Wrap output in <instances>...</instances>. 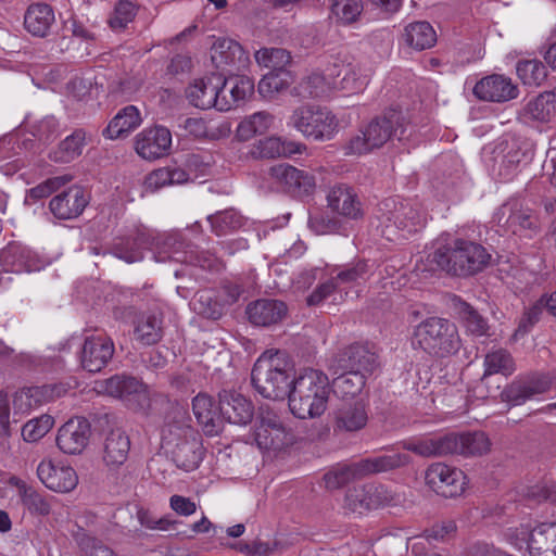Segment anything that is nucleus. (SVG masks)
Listing matches in <instances>:
<instances>
[{
  "mask_svg": "<svg viewBox=\"0 0 556 556\" xmlns=\"http://www.w3.org/2000/svg\"><path fill=\"white\" fill-rule=\"evenodd\" d=\"M401 447L424 458L447 455L481 456L490 451L491 442L482 431L413 437L400 442Z\"/></svg>",
  "mask_w": 556,
  "mask_h": 556,
  "instance_id": "nucleus-1",
  "label": "nucleus"
},
{
  "mask_svg": "<svg viewBox=\"0 0 556 556\" xmlns=\"http://www.w3.org/2000/svg\"><path fill=\"white\" fill-rule=\"evenodd\" d=\"M295 378L294 363L282 351L263 353L251 371L254 389L262 396L276 401L289 397Z\"/></svg>",
  "mask_w": 556,
  "mask_h": 556,
  "instance_id": "nucleus-2",
  "label": "nucleus"
},
{
  "mask_svg": "<svg viewBox=\"0 0 556 556\" xmlns=\"http://www.w3.org/2000/svg\"><path fill=\"white\" fill-rule=\"evenodd\" d=\"M492 255L480 243L455 239L432 254V262L446 274L456 277H471L483 271L491 264Z\"/></svg>",
  "mask_w": 556,
  "mask_h": 556,
  "instance_id": "nucleus-3",
  "label": "nucleus"
},
{
  "mask_svg": "<svg viewBox=\"0 0 556 556\" xmlns=\"http://www.w3.org/2000/svg\"><path fill=\"white\" fill-rule=\"evenodd\" d=\"M330 393L328 376L313 368L304 369L296 376L288 397L290 410L301 419L324 414Z\"/></svg>",
  "mask_w": 556,
  "mask_h": 556,
  "instance_id": "nucleus-4",
  "label": "nucleus"
},
{
  "mask_svg": "<svg viewBox=\"0 0 556 556\" xmlns=\"http://www.w3.org/2000/svg\"><path fill=\"white\" fill-rule=\"evenodd\" d=\"M401 111L389 109L382 115L372 118L365 128L353 135L344 144L345 155H362L381 148L392 137L404 139L405 125Z\"/></svg>",
  "mask_w": 556,
  "mask_h": 556,
  "instance_id": "nucleus-5",
  "label": "nucleus"
},
{
  "mask_svg": "<svg viewBox=\"0 0 556 556\" xmlns=\"http://www.w3.org/2000/svg\"><path fill=\"white\" fill-rule=\"evenodd\" d=\"M412 462L408 454L393 453L367 457L351 464H339L324 475V482L328 490H337L369 475L409 466Z\"/></svg>",
  "mask_w": 556,
  "mask_h": 556,
  "instance_id": "nucleus-6",
  "label": "nucleus"
},
{
  "mask_svg": "<svg viewBox=\"0 0 556 556\" xmlns=\"http://www.w3.org/2000/svg\"><path fill=\"white\" fill-rule=\"evenodd\" d=\"M377 218L381 235L389 241L399 239V232L413 233L426 225L427 214L419 204L388 198L379 203Z\"/></svg>",
  "mask_w": 556,
  "mask_h": 556,
  "instance_id": "nucleus-7",
  "label": "nucleus"
},
{
  "mask_svg": "<svg viewBox=\"0 0 556 556\" xmlns=\"http://www.w3.org/2000/svg\"><path fill=\"white\" fill-rule=\"evenodd\" d=\"M413 343L435 357L454 355L462 346L456 325L441 317H429L418 324L414 331Z\"/></svg>",
  "mask_w": 556,
  "mask_h": 556,
  "instance_id": "nucleus-8",
  "label": "nucleus"
},
{
  "mask_svg": "<svg viewBox=\"0 0 556 556\" xmlns=\"http://www.w3.org/2000/svg\"><path fill=\"white\" fill-rule=\"evenodd\" d=\"M165 445L177 467L190 471L199 467L204 448L201 434L191 426H172Z\"/></svg>",
  "mask_w": 556,
  "mask_h": 556,
  "instance_id": "nucleus-9",
  "label": "nucleus"
},
{
  "mask_svg": "<svg viewBox=\"0 0 556 556\" xmlns=\"http://www.w3.org/2000/svg\"><path fill=\"white\" fill-rule=\"evenodd\" d=\"M290 123L306 138L314 140L330 139L338 127V119L332 112L315 104L296 108L290 116Z\"/></svg>",
  "mask_w": 556,
  "mask_h": 556,
  "instance_id": "nucleus-10",
  "label": "nucleus"
},
{
  "mask_svg": "<svg viewBox=\"0 0 556 556\" xmlns=\"http://www.w3.org/2000/svg\"><path fill=\"white\" fill-rule=\"evenodd\" d=\"M254 440L261 450L278 452L292 445L294 435L270 406L263 405L256 416Z\"/></svg>",
  "mask_w": 556,
  "mask_h": 556,
  "instance_id": "nucleus-11",
  "label": "nucleus"
},
{
  "mask_svg": "<svg viewBox=\"0 0 556 556\" xmlns=\"http://www.w3.org/2000/svg\"><path fill=\"white\" fill-rule=\"evenodd\" d=\"M494 222L504 231L514 235L529 231L538 233L541 229L540 218L534 210L523 204L519 199H509L494 214Z\"/></svg>",
  "mask_w": 556,
  "mask_h": 556,
  "instance_id": "nucleus-12",
  "label": "nucleus"
},
{
  "mask_svg": "<svg viewBox=\"0 0 556 556\" xmlns=\"http://www.w3.org/2000/svg\"><path fill=\"white\" fill-rule=\"evenodd\" d=\"M186 97L190 104L201 110L215 108L220 112L229 111V102L225 100L224 90H220V75L195 79L186 89Z\"/></svg>",
  "mask_w": 556,
  "mask_h": 556,
  "instance_id": "nucleus-13",
  "label": "nucleus"
},
{
  "mask_svg": "<svg viewBox=\"0 0 556 556\" xmlns=\"http://www.w3.org/2000/svg\"><path fill=\"white\" fill-rule=\"evenodd\" d=\"M101 388L104 393L121 399L130 408H144L149 404L147 387L135 377L115 375L105 379Z\"/></svg>",
  "mask_w": 556,
  "mask_h": 556,
  "instance_id": "nucleus-14",
  "label": "nucleus"
},
{
  "mask_svg": "<svg viewBox=\"0 0 556 556\" xmlns=\"http://www.w3.org/2000/svg\"><path fill=\"white\" fill-rule=\"evenodd\" d=\"M465 475L460 469L443 463L430 465L425 475L427 485L443 497H455L464 492Z\"/></svg>",
  "mask_w": 556,
  "mask_h": 556,
  "instance_id": "nucleus-15",
  "label": "nucleus"
},
{
  "mask_svg": "<svg viewBox=\"0 0 556 556\" xmlns=\"http://www.w3.org/2000/svg\"><path fill=\"white\" fill-rule=\"evenodd\" d=\"M269 175L285 192L295 198L309 195L313 193L316 186L314 175L286 163L271 166Z\"/></svg>",
  "mask_w": 556,
  "mask_h": 556,
  "instance_id": "nucleus-16",
  "label": "nucleus"
},
{
  "mask_svg": "<svg viewBox=\"0 0 556 556\" xmlns=\"http://www.w3.org/2000/svg\"><path fill=\"white\" fill-rule=\"evenodd\" d=\"M551 388L548 376L538 372L518 376L502 391L504 402L522 405L536 395L545 393Z\"/></svg>",
  "mask_w": 556,
  "mask_h": 556,
  "instance_id": "nucleus-17",
  "label": "nucleus"
},
{
  "mask_svg": "<svg viewBox=\"0 0 556 556\" xmlns=\"http://www.w3.org/2000/svg\"><path fill=\"white\" fill-rule=\"evenodd\" d=\"M377 355L364 344H351L341 350L332 359L330 368L333 374L339 370L357 371L364 376L371 374L377 367Z\"/></svg>",
  "mask_w": 556,
  "mask_h": 556,
  "instance_id": "nucleus-18",
  "label": "nucleus"
},
{
  "mask_svg": "<svg viewBox=\"0 0 556 556\" xmlns=\"http://www.w3.org/2000/svg\"><path fill=\"white\" fill-rule=\"evenodd\" d=\"M89 201V192L79 185H73L50 200L49 210L60 220L74 219L83 214Z\"/></svg>",
  "mask_w": 556,
  "mask_h": 556,
  "instance_id": "nucleus-19",
  "label": "nucleus"
},
{
  "mask_svg": "<svg viewBox=\"0 0 556 556\" xmlns=\"http://www.w3.org/2000/svg\"><path fill=\"white\" fill-rule=\"evenodd\" d=\"M91 435V426L85 417L68 419L58 431L56 445L67 455H78L88 445Z\"/></svg>",
  "mask_w": 556,
  "mask_h": 556,
  "instance_id": "nucleus-20",
  "label": "nucleus"
},
{
  "mask_svg": "<svg viewBox=\"0 0 556 556\" xmlns=\"http://www.w3.org/2000/svg\"><path fill=\"white\" fill-rule=\"evenodd\" d=\"M211 58L216 68L229 74L247 68L250 63L249 53L239 42L229 38H219L214 42Z\"/></svg>",
  "mask_w": 556,
  "mask_h": 556,
  "instance_id": "nucleus-21",
  "label": "nucleus"
},
{
  "mask_svg": "<svg viewBox=\"0 0 556 556\" xmlns=\"http://www.w3.org/2000/svg\"><path fill=\"white\" fill-rule=\"evenodd\" d=\"M170 147L172 134L164 126L146 128L135 138V150L146 160H156L167 155Z\"/></svg>",
  "mask_w": 556,
  "mask_h": 556,
  "instance_id": "nucleus-22",
  "label": "nucleus"
},
{
  "mask_svg": "<svg viewBox=\"0 0 556 556\" xmlns=\"http://www.w3.org/2000/svg\"><path fill=\"white\" fill-rule=\"evenodd\" d=\"M472 91L478 99L496 103L516 99L519 94L518 86L513 83L511 78L502 74H492L481 78Z\"/></svg>",
  "mask_w": 556,
  "mask_h": 556,
  "instance_id": "nucleus-23",
  "label": "nucleus"
},
{
  "mask_svg": "<svg viewBox=\"0 0 556 556\" xmlns=\"http://www.w3.org/2000/svg\"><path fill=\"white\" fill-rule=\"evenodd\" d=\"M218 397V410L222 420L225 419L239 426H245L252 421L255 414L254 405L244 395L235 391L223 390Z\"/></svg>",
  "mask_w": 556,
  "mask_h": 556,
  "instance_id": "nucleus-24",
  "label": "nucleus"
},
{
  "mask_svg": "<svg viewBox=\"0 0 556 556\" xmlns=\"http://www.w3.org/2000/svg\"><path fill=\"white\" fill-rule=\"evenodd\" d=\"M114 343L105 336L88 337L81 349L80 362L89 372L101 371L112 359Z\"/></svg>",
  "mask_w": 556,
  "mask_h": 556,
  "instance_id": "nucleus-25",
  "label": "nucleus"
},
{
  "mask_svg": "<svg viewBox=\"0 0 556 556\" xmlns=\"http://www.w3.org/2000/svg\"><path fill=\"white\" fill-rule=\"evenodd\" d=\"M39 480L51 491L67 493L78 483V477L71 466H56L51 460H42L37 467Z\"/></svg>",
  "mask_w": 556,
  "mask_h": 556,
  "instance_id": "nucleus-26",
  "label": "nucleus"
},
{
  "mask_svg": "<svg viewBox=\"0 0 556 556\" xmlns=\"http://www.w3.org/2000/svg\"><path fill=\"white\" fill-rule=\"evenodd\" d=\"M245 314L254 326L270 327L287 317L288 306L280 300L260 299L248 304Z\"/></svg>",
  "mask_w": 556,
  "mask_h": 556,
  "instance_id": "nucleus-27",
  "label": "nucleus"
},
{
  "mask_svg": "<svg viewBox=\"0 0 556 556\" xmlns=\"http://www.w3.org/2000/svg\"><path fill=\"white\" fill-rule=\"evenodd\" d=\"M154 239L148 230H137L134 236L117 238L111 247V253L127 262L135 263L143 258L147 250H153Z\"/></svg>",
  "mask_w": 556,
  "mask_h": 556,
  "instance_id": "nucleus-28",
  "label": "nucleus"
},
{
  "mask_svg": "<svg viewBox=\"0 0 556 556\" xmlns=\"http://www.w3.org/2000/svg\"><path fill=\"white\" fill-rule=\"evenodd\" d=\"M327 202L332 212L343 217L350 219L363 217L362 203L354 188L349 185H334L328 192Z\"/></svg>",
  "mask_w": 556,
  "mask_h": 556,
  "instance_id": "nucleus-29",
  "label": "nucleus"
},
{
  "mask_svg": "<svg viewBox=\"0 0 556 556\" xmlns=\"http://www.w3.org/2000/svg\"><path fill=\"white\" fill-rule=\"evenodd\" d=\"M153 251L156 262H165L168 260L180 262L187 251L194 245L184 232H169L160 236H153Z\"/></svg>",
  "mask_w": 556,
  "mask_h": 556,
  "instance_id": "nucleus-30",
  "label": "nucleus"
},
{
  "mask_svg": "<svg viewBox=\"0 0 556 556\" xmlns=\"http://www.w3.org/2000/svg\"><path fill=\"white\" fill-rule=\"evenodd\" d=\"M130 439L122 429H113L106 433L102 444V459L106 467L116 469L128 458Z\"/></svg>",
  "mask_w": 556,
  "mask_h": 556,
  "instance_id": "nucleus-31",
  "label": "nucleus"
},
{
  "mask_svg": "<svg viewBox=\"0 0 556 556\" xmlns=\"http://www.w3.org/2000/svg\"><path fill=\"white\" fill-rule=\"evenodd\" d=\"M140 111L135 105H127L119 110L102 130L105 139L116 140L129 136L141 124Z\"/></svg>",
  "mask_w": 556,
  "mask_h": 556,
  "instance_id": "nucleus-32",
  "label": "nucleus"
},
{
  "mask_svg": "<svg viewBox=\"0 0 556 556\" xmlns=\"http://www.w3.org/2000/svg\"><path fill=\"white\" fill-rule=\"evenodd\" d=\"M193 414L207 435H216L222 430L220 413H217L213 399L200 393L192 401Z\"/></svg>",
  "mask_w": 556,
  "mask_h": 556,
  "instance_id": "nucleus-33",
  "label": "nucleus"
},
{
  "mask_svg": "<svg viewBox=\"0 0 556 556\" xmlns=\"http://www.w3.org/2000/svg\"><path fill=\"white\" fill-rule=\"evenodd\" d=\"M54 21V11L48 3L30 4L24 16L27 31L40 38L48 36Z\"/></svg>",
  "mask_w": 556,
  "mask_h": 556,
  "instance_id": "nucleus-34",
  "label": "nucleus"
},
{
  "mask_svg": "<svg viewBox=\"0 0 556 556\" xmlns=\"http://www.w3.org/2000/svg\"><path fill=\"white\" fill-rule=\"evenodd\" d=\"M526 534L531 556H556V525L542 523Z\"/></svg>",
  "mask_w": 556,
  "mask_h": 556,
  "instance_id": "nucleus-35",
  "label": "nucleus"
},
{
  "mask_svg": "<svg viewBox=\"0 0 556 556\" xmlns=\"http://www.w3.org/2000/svg\"><path fill=\"white\" fill-rule=\"evenodd\" d=\"M134 337L142 345H153L163 338L162 314L142 313L134 321Z\"/></svg>",
  "mask_w": 556,
  "mask_h": 556,
  "instance_id": "nucleus-36",
  "label": "nucleus"
},
{
  "mask_svg": "<svg viewBox=\"0 0 556 556\" xmlns=\"http://www.w3.org/2000/svg\"><path fill=\"white\" fill-rule=\"evenodd\" d=\"M328 76L331 77L332 86L349 93H355L362 90L365 83L362 79L361 68L352 63H334L328 68Z\"/></svg>",
  "mask_w": 556,
  "mask_h": 556,
  "instance_id": "nucleus-37",
  "label": "nucleus"
},
{
  "mask_svg": "<svg viewBox=\"0 0 556 556\" xmlns=\"http://www.w3.org/2000/svg\"><path fill=\"white\" fill-rule=\"evenodd\" d=\"M367 421L368 415L362 402L344 404L336 412L334 430L355 432L363 429Z\"/></svg>",
  "mask_w": 556,
  "mask_h": 556,
  "instance_id": "nucleus-38",
  "label": "nucleus"
},
{
  "mask_svg": "<svg viewBox=\"0 0 556 556\" xmlns=\"http://www.w3.org/2000/svg\"><path fill=\"white\" fill-rule=\"evenodd\" d=\"M483 365L482 383H486L488 379L493 375L500 374L504 377H509L516 371V364L511 353L503 348L489 351L484 356Z\"/></svg>",
  "mask_w": 556,
  "mask_h": 556,
  "instance_id": "nucleus-39",
  "label": "nucleus"
},
{
  "mask_svg": "<svg viewBox=\"0 0 556 556\" xmlns=\"http://www.w3.org/2000/svg\"><path fill=\"white\" fill-rule=\"evenodd\" d=\"M452 306L468 332L477 337L488 334V320L473 306L457 295L452 298Z\"/></svg>",
  "mask_w": 556,
  "mask_h": 556,
  "instance_id": "nucleus-40",
  "label": "nucleus"
},
{
  "mask_svg": "<svg viewBox=\"0 0 556 556\" xmlns=\"http://www.w3.org/2000/svg\"><path fill=\"white\" fill-rule=\"evenodd\" d=\"M86 144L87 132L81 128L75 129L50 153V159L55 163H70L83 154Z\"/></svg>",
  "mask_w": 556,
  "mask_h": 556,
  "instance_id": "nucleus-41",
  "label": "nucleus"
},
{
  "mask_svg": "<svg viewBox=\"0 0 556 556\" xmlns=\"http://www.w3.org/2000/svg\"><path fill=\"white\" fill-rule=\"evenodd\" d=\"M404 42L417 50L430 49L437 42V34L430 23L419 21L408 24L402 35Z\"/></svg>",
  "mask_w": 556,
  "mask_h": 556,
  "instance_id": "nucleus-42",
  "label": "nucleus"
},
{
  "mask_svg": "<svg viewBox=\"0 0 556 556\" xmlns=\"http://www.w3.org/2000/svg\"><path fill=\"white\" fill-rule=\"evenodd\" d=\"M230 75L228 78L220 75V90H224L225 100L229 102V110L254 91V83L250 77Z\"/></svg>",
  "mask_w": 556,
  "mask_h": 556,
  "instance_id": "nucleus-43",
  "label": "nucleus"
},
{
  "mask_svg": "<svg viewBox=\"0 0 556 556\" xmlns=\"http://www.w3.org/2000/svg\"><path fill=\"white\" fill-rule=\"evenodd\" d=\"M0 262L12 271L36 269L31 251L18 243H10L0 251Z\"/></svg>",
  "mask_w": 556,
  "mask_h": 556,
  "instance_id": "nucleus-44",
  "label": "nucleus"
},
{
  "mask_svg": "<svg viewBox=\"0 0 556 556\" xmlns=\"http://www.w3.org/2000/svg\"><path fill=\"white\" fill-rule=\"evenodd\" d=\"M364 12L363 0H331L330 18L338 26L349 27L361 21Z\"/></svg>",
  "mask_w": 556,
  "mask_h": 556,
  "instance_id": "nucleus-45",
  "label": "nucleus"
},
{
  "mask_svg": "<svg viewBox=\"0 0 556 556\" xmlns=\"http://www.w3.org/2000/svg\"><path fill=\"white\" fill-rule=\"evenodd\" d=\"M366 376L357 371L339 370L333 378L331 390L333 394L342 400L354 399L365 387Z\"/></svg>",
  "mask_w": 556,
  "mask_h": 556,
  "instance_id": "nucleus-46",
  "label": "nucleus"
},
{
  "mask_svg": "<svg viewBox=\"0 0 556 556\" xmlns=\"http://www.w3.org/2000/svg\"><path fill=\"white\" fill-rule=\"evenodd\" d=\"M274 123V116L266 111L256 112L244 117L238 125L236 137L239 141H248L255 136L264 135Z\"/></svg>",
  "mask_w": 556,
  "mask_h": 556,
  "instance_id": "nucleus-47",
  "label": "nucleus"
},
{
  "mask_svg": "<svg viewBox=\"0 0 556 556\" xmlns=\"http://www.w3.org/2000/svg\"><path fill=\"white\" fill-rule=\"evenodd\" d=\"M71 535L84 556H117L110 546L98 538L90 535L80 526L75 525Z\"/></svg>",
  "mask_w": 556,
  "mask_h": 556,
  "instance_id": "nucleus-48",
  "label": "nucleus"
},
{
  "mask_svg": "<svg viewBox=\"0 0 556 556\" xmlns=\"http://www.w3.org/2000/svg\"><path fill=\"white\" fill-rule=\"evenodd\" d=\"M212 232L216 236H226L240 229L244 224L243 216L235 208H227L207 216Z\"/></svg>",
  "mask_w": 556,
  "mask_h": 556,
  "instance_id": "nucleus-49",
  "label": "nucleus"
},
{
  "mask_svg": "<svg viewBox=\"0 0 556 556\" xmlns=\"http://www.w3.org/2000/svg\"><path fill=\"white\" fill-rule=\"evenodd\" d=\"M292 83L289 71L269 72L258 81V93L265 99H273L275 94L286 90Z\"/></svg>",
  "mask_w": 556,
  "mask_h": 556,
  "instance_id": "nucleus-50",
  "label": "nucleus"
},
{
  "mask_svg": "<svg viewBox=\"0 0 556 556\" xmlns=\"http://www.w3.org/2000/svg\"><path fill=\"white\" fill-rule=\"evenodd\" d=\"M516 72L523 85L541 86L547 78V70L539 60H521L516 65Z\"/></svg>",
  "mask_w": 556,
  "mask_h": 556,
  "instance_id": "nucleus-51",
  "label": "nucleus"
},
{
  "mask_svg": "<svg viewBox=\"0 0 556 556\" xmlns=\"http://www.w3.org/2000/svg\"><path fill=\"white\" fill-rule=\"evenodd\" d=\"M194 311L207 318L217 320L224 315L225 304L207 290L199 291L193 300Z\"/></svg>",
  "mask_w": 556,
  "mask_h": 556,
  "instance_id": "nucleus-52",
  "label": "nucleus"
},
{
  "mask_svg": "<svg viewBox=\"0 0 556 556\" xmlns=\"http://www.w3.org/2000/svg\"><path fill=\"white\" fill-rule=\"evenodd\" d=\"M294 90L296 96L303 99L320 98L328 94L330 84L323 74L313 73L303 78Z\"/></svg>",
  "mask_w": 556,
  "mask_h": 556,
  "instance_id": "nucleus-53",
  "label": "nucleus"
},
{
  "mask_svg": "<svg viewBox=\"0 0 556 556\" xmlns=\"http://www.w3.org/2000/svg\"><path fill=\"white\" fill-rule=\"evenodd\" d=\"M255 60L260 65L269 68V72H280L287 71L291 55L282 48H263L255 52Z\"/></svg>",
  "mask_w": 556,
  "mask_h": 556,
  "instance_id": "nucleus-54",
  "label": "nucleus"
},
{
  "mask_svg": "<svg viewBox=\"0 0 556 556\" xmlns=\"http://www.w3.org/2000/svg\"><path fill=\"white\" fill-rule=\"evenodd\" d=\"M71 180L72 176L70 175L55 176L46 179L26 191L25 204L30 205L39 200L50 197Z\"/></svg>",
  "mask_w": 556,
  "mask_h": 556,
  "instance_id": "nucleus-55",
  "label": "nucleus"
},
{
  "mask_svg": "<svg viewBox=\"0 0 556 556\" xmlns=\"http://www.w3.org/2000/svg\"><path fill=\"white\" fill-rule=\"evenodd\" d=\"M369 271L368 262L358 260L354 263L338 268L337 275L333 277L338 286H353L366 280Z\"/></svg>",
  "mask_w": 556,
  "mask_h": 556,
  "instance_id": "nucleus-56",
  "label": "nucleus"
},
{
  "mask_svg": "<svg viewBox=\"0 0 556 556\" xmlns=\"http://www.w3.org/2000/svg\"><path fill=\"white\" fill-rule=\"evenodd\" d=\"M528 110L536 121H548L556 110V89L540 93L529 102Z\"/></svg>",
  "mask_w": 556,
  "mask_h": 556,
  "instance_id": "nucleus-57",
  "label": "nucleus"
},
{
  "mask_svg": "<svg viewBox=\"0 0 556 556\" xmlns=\"http://www.w3.org/2000/svg\"><path fill=\"white\" fill-rule=\"evenodd\" d=\"M20 493L23 505L31 515L47 516L50 514V502L34 488L23 484L20 488Z\"/></svg>",
  "mask_w": 556,
  "mask_h": 556,
  "instance_id": "nucleus-58",
  "label": "nucleus"
},
{
  "mask_svg": "<svg viewBox=\"0 0 556 556\" xmlns=\"http://www.w3.org/2000/svg\"><path fill=\"white\" fill-rule=\"evenodd\" d=\"M54 419L50 415H41L27 421L22 428V437L27 442H37L53 427Z\"/></svg>",
  "mask_w": 556,
  "mask_h": 556,
  "instance_id": "nucleus-59",
  "label": "nucleus"
},
{
  "mask_svg": "<svg viewBox=\"0 0 556 556\" xmlns=\"http://www.w3.org/2000/svg\"><path fill=\"white\" fill-rule=\"evenodd\" d=\"M136 15L135 5L127 0H119L115 5L114 12L109 20L111 28L115 30L124 29Z\"/></svg>",
  "mask_w": 556,
  "mask_h": 556,
  "instance_id": "nucleus-60",
  "label": "nucleus"
},
{
  "mask_svg": "<svg viewBox=\"0 0 556 556\" xmlns=\"http://www.w3.org/2000/svg\"><path fill=\"white\" fill-rule=\"evenodd\" d=\"M181 263L199 266L206 270H214L218 266V260L214 254L208 251H198L195 244L187 251V255L181 258Z\"/></svg>",
  "mask_w": 556,
  "mask_h": 556,
  "instance_id": "nucleus-61",
  "label": "nucleus"
},
{
  "mask_svg": "<svg viewBox=\"0 0 556 556\" xmlns=\"http://www.w3.org/2000/svg\"><path fill=\"white\" fill-rule=\"evenodd\" d=\"M59 126L54 116H46L31 126V134L38 140L49 142L58 136Z\"/></svg>",
  "mask_w": 556,
  "mask_h": 556,
  "instance_id": "nucleus-62",
  "label": "nucleus"
},
{
  "mask_svg": "<svg viewBox=\"0 0 556 556\" xmlns=\"http://www.w3.org/2000/svg\"><path fill=\"white\" fill-rule=\"evenodd\" d=\"M543 307L540 305V301L538 300L534 304L528 307L518 324L517 329L515 330V337H522L530 332V330L538 324L543 314Z\"/></svg>",
  "mask_w": 556,
  "mask_h": 556,
  "instance_id": "nucleus-63",
  "label": "nucleus"
},
{
  "mask_svg": "<svg viewBox=\"0 0 556 556\" xmlns=\"http://www.w3.org/2000/svg\"><path fill=\"white\" fill-rule=\"evenodd\" d=\"M308 225L316 233L337 232L341 228V222L324 213L312 214L308 218Z\"/></svg>",
  "mask_w": 556,
  "mask_h": 556,
  "instance_id": "nucleus-64",
  "label": "nucleus"
}]
</instances>
